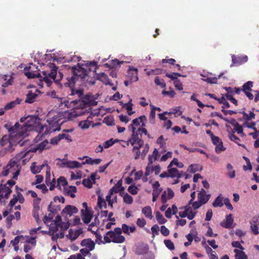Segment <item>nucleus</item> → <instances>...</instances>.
<instances>
[{"instance_id": "22", "label": "nucleus", "mask_w": 259, "mask_h": 259, "mask_svg": "<svg viewBox=\"0 0 259 259\" xmlns=\"http://www.w3.org/2000/svg\"><path fill=\"white\" fill-rule=\"evenodd\" d=\"M81 213L82 214V220L84 223L85 224H89L91 222L93 217L90 211L84 212V209H82L81 210Z\"/></svg>"}, {"instance_id": "24", "label": "nucleus", "mask_w": 259, "mask_h": 259, "mask_svg": "<svg viewBox=\"0 0 259 259\" xmlns=\"http://www.w3.org/2000/svg\"><path fill=\"white\" fill-rule=\"evenodd\" d=\"M146 117L145 115H142L139 117L138 118H137L136 119H134L133 120L132 124L130 125L129 128H131L132 130V126L131 125H133L134 127L136 128L135 126H138L140 124L141 121H143V120H146Z\"/></svg>"}, {"instance_id": "18", "label": "nucleus", "mask_w": 259, "mask_h": 259, "mask_svg": "<svg viewBox=\"0 0 259 259\" xmlns=\"http://www.w3.org/2000/svg\"><path fill=\"white\" fill-rule=\"evenodd\" d=\"M233 219L232 215L230 214L226 215V220L222 222L220 224L221 226L224 228L229 229L232 228V225L233 223Z\"/></svg>"}, {"instance_id": "56", "label": "nucleus", "mask_w": 259, "mask_h": 259, "mask_svg": "<svg viewBox=\"0 0 259 259\" xmlns=\"http://www.w3.org/2000/svg\"><path fill=\"white\" fill-rule=\"evenodd\" d=\"M136 132L138 133V135H140V138L142 137V133H144L145 135L147 136L149 138L150 137L149 135L148 134L147 131L145 128L139 127L137 131L136 130Z\"/></svg>"}, {"instance_id": "23", "label": "nucleus", "mask_w": 259, "mask_h": 259, "mask_svg": "<svg viewBox=\"0 0 259 259\" xmlns=\"http://www.w3.org/2000/svg\"><path fill=\"white\" fill-rule=\"evenodd\" d=\"M121 232L127 235H129L130 233H133L136 230V227L135 226H132L131 227L128 226L127 225L123 224L121 226Z\"/></svg>"}, {"instance_id": "10", "label": "nucleus", "mask_w": 259, "mask_h": 259, "mask_svg": "<svg viewBox=\"0 0 259 259\" xmlns=\"http://www.w3.org/2000/svg\"><path fill=\"white\" fill-rule=\"evenodd\" d=\"M78 212V209L73 205H67L62 210L61 214L65 218L67 217V215L69 217L71 216L73 214H75Z\"/></svg>"}, {"instance_id": "15", "label": "nucleus", "mask_w": 259, "mask_h": 259, "mask_svg": "<svg viewBox=\"0 0 259 259\" xmlns=\"http://www.w3.org/2000/svg\"><path fill=\"white\" fill-rule=\"evenodd\" d=\"M95 75L96 76V78H95L96 80H99L106 85H113V83L111 82L107 75L105 73H96Z\"/></svg>"}, {"instance_id": "13", "label": "nucleus", "mask_w": 259, "mask_h": 259, "mask_svg": "<svg viewBox=\"0 0 259 259\" xmlns=\"http://www.w3.org/2000/svg\"><path fill=\"white\" fill-rule=\"evenodd\" d=\"M138 69L130 67L127 71V77L130 80V82L137 81L138 80Z\"/></svg>"}, {"instance_id": "59", "label": "nucleus", "mask_w": 259, "mask_h": 259, "mask_svg": "<svg viewBox=\"0 0 259 259\" xmlns=\"http://www.w3.org/2000/svg\"><path fill=\"white\" fill-rule=\"evenodd\" d=\"M54 213L50 212L48 215H45L43 219L44 222L47 223L48 222L52 221L54 218Z\"/></svg>"}, {"instance_id": "26", "label": "nucleus", "mask_w": 259, "mask_h": 259, "mask_svg": "<svg viewBox=\"0 0 259 259\" xmlns=\"http://www.w3.org/2000/svg\"><path fill=\"white\" fill-rule=\"evenodd\" d=\"M168 171L169 177L171 178H180L181 175L179 173V171L176 168H168Z\"/></svg>"}, {"instance_id": "44", "label": "nucleus", "mask_w": 259, "mask_h": 259, "mask_svg": "<svg viewBox=\"0 0 259 259\" xmlns=\"http://www.w3.org/2000/svg\"><path fill=\"white\" fill-rule=\"evenodd\" d=\"M227 168L228 170V175L230 178H233L235 177V171L233 169V166L230 163L227 165Z\"/></svg>"}, {"instance_id": "21", "label": "nucleus", "mask_w": 259, "mask_h": 259, "mask_svg": "<svg viewBox=\"0 0 259 259\" xmlns=\"http://www.w3.org/2000/svg\"><path fill=\"white\" fill-rule=\"evenodd\" d=\"M122 180H119L116 184L110 190V194H113L114 193H118L119 192L123 191L124 190L123 187L122 186Z\"/></svg>"}, {"instance_id": "1", "label": "nucleus", "mask_w": 259, "mask_h": 259, "mask_svg": "<svg viewBox=\"0 0 259 259\" xmlns=\"http://www.w3.org/2000/svg\"><path fill=\"white\" fill-rule=\"evenodd\" d=\"M97 68V62L95 61L88 62L82 65L78 63L76 66L72 67L73 75L71 77L67 78V82L65 83V85L71 89L72 87L78 81L86 85L95 84L96 79L95 77L91 76L89 71H92L94 73L96 72Z\"/></svg>"}, {"instance_id": "45", "label": "nucleus", "mask_w": 259, "mask_h": 259, "mask_svg": "<svg viewBox=\"0 0 259 259\" xmlns=\"http://www.w3.org/2000/svg\"><path fill=\"white\" fill-rule=\"evenodd\" d=\"M154 82L157 85L160 86L162 88H165L166 83L163 79H160L159 77L156 76L155 78Z\"/></svg>"}, {"instance_id": "58", "label": "nucleus", "mask_w": 259, "mask_h": 259, "mask_svg": "<svg viewBox=\"0 0 259 259\" xmlns=\"http://www.w3.org/2000/svg\"><path fill=\"white\" fill-rule=\"evenodd\" d=\"M149 145L148 144H146L144 147V149L141 153V157L143 159H144L145 158L147 153L149 151Z\"/></svg>"}, {"instance_id": "60", "label": "nucleus", "mask_w": 259, "mask_h": 259, "mask_svg": "<svg viewBox=\"0 0 259 259\" xmlns=\"http://www.w3.org/2000/svg\"><path fill=\"white\" fill-rule=\"evenodd\" d=\"M156 113L155 111L154 110L151 109V112L149 115V121L151 123L153 124L155 122Z\"/></svg>"}, {"instance_id": "32", "label": "nucleus", "mask_w": 259, "mask_h": 259, "mask_svg": "<svg viewBox=\"0 0 259 259\" xmlns=\"http://www.w3.org/2000/svg\"><path fill=\"white\" fill-rule=\"evenodd\" d=\"M235 254V257L238 259H247V256L245 254V252L243 251L242 250H239L237 249H235L234 250Z\"/></svg>"}, {"instance_id": "20", "label": "nucleus", "mask_w": 259, "mask_h": 259, "mask_svg": "<svg viewBox=\"0 0 259 259\" xmlns=\"http://www.w3.org/2000/svg\"><path fill=\"white\" fill-rule=\"evenodd\" d=\"M81 245L92 251L95 248V244L91 239H88L83 240L81 242Z\"/></svg>"}, {"instance_id": "62", "label": "nucleus", "mask_w": 259, "mask_h": 259, "mask_svg": "<svg viewBox=\"0 0 259 259\" xmlns=\"http://www.w3.org/2000/svg\"><path fill=\"white\" fill-rule=\"evenodd\" d=\"M161 233L164 236H167L169 234L168 229L165 226H162L160 229Z\"/></svg>"}, {"instance_id": "16", "label": "nucleus", "mask_w": 259, "mask_h": 259, "mask_svg": "<svg viewBox=\"0 0 259 259\" xmlns=\"http://www.w3.org/2000/svg\"><path fill=\"white\" fill-rule=\"evenodd\" d=\"M210 197V195L207 194L205 190L203 188H202L198 193V200H199L203 205L208 201Z\"/></svg>"}, {"instance_id": "33", "label": "nucleus", "mask_w": 259, "mask_h": 259, "mask_svg": "<svg viewBox=\"0 0 259 259\" xmlns=\"http://www.w3.org/2000/svg\"><path fill=\"white\" fill-rule=\"evenodd\" d=\"M20 103V100L19 99H17L16 100L11 101L7 103L5 106L4 109L6 110H10L14 108L16 105Z\"/></svg>"}, {"instance_id": "38", "label": "nucleus", "mask_w": 259, "mask_h": 259, "mask_svg": "<svg viewBox=\"0 0 259 259\" xmlns=\"http://www.w3.org/2000/svg\"><path fill=\"white\" fill-rule=\"evenodd\" d=\"M92 123H93L92 121L85 120L80 121L78 125L80 126L82 129L85 130L91 126Z\"/></svg>"}, {"instance_id": "64", "label": "nucleus", "mask_w": 259, "mask_h": 259, "mask_svg": "<svg viewBox=\"0 0 259 259\" xmlns=\"http://www.w3.org/2000/svg\"><path fill=\"white\" fill-rule=\"evenodd\" d=\"M146 221L144 219H138L137 221V225L140 228H143L146 225Z\"/></svg>"}, {"instance_id": "7", "label": "nucleus", "mask_w": 259, "mask_h": 259, "mask_svg": "<svg viewBox=\"0 0 259 259\" xmlns=\"http://www.w3.org/2000/svg\"><path fill=\"white\" fill-rule=\"evenodd\" d=\"M131 126H132V135L128 142H130L132 146H134L136 144L138 145V146H134L133 147V151L136 152L139 150L140 148L143 145L144 141L138 136V133L136 132V128L134 127L133 125Z\"/></svg>"}, {"instance_id": "42", "label": "nucleus", "mask_w": 259, "mask_h": 259, "mask_svg": "<svg viewBox=\"0 0 259 259\" xmlns=\"http://www.w3.org/2000/svg\"><path fill=\"white\" fill-rule=\"evenodd\" d=\"M68 168H79L81 166V164L77 161L68 160Z\"/></svg>"}, {"instance_id": "4", "label": "nucleus", "mask_w": 259, "mask_h": 259, "mask_svg": "<svg viewBox=\"0 0 259 259\" xmlns=\"http://www.w3.org/2000/svg\"><path fill=\"white\" fill-rule=\"evenodd\" d=\"M32 66H30L29 68H25L24 69L25 75L28 78H34L36 77L40 78L41 81L45 82L47 85H50L52 83L51 79H55L57 75L58 67L54 64H51L50 67L52 68L51 72L48 73L47 71H43L42 77L39 73L37 71H33V69H37V68L32 64Z\"/></svg>"}, {"instance_id": "63", "label": "nucleus", "mask_w": 259, "mask_h": 259, "mask_svg": "<svg viewBox=\"0 0 259 259\" xmlns=\"http://www.w3.org/2000/svg\"><path fill=\"white\" fill-rule=\"evenodd\" d=\"M191 205H192V207L194 209H197L199 208L201 206H202L203 204L199 200H198V201H193Z\"/></svg>"}, {"instance_id": "36", "label": "nucleus", "mask_w": 259, "mask_h": 259, "mask_svg": "<svg viewBox=\"0 0 259 259\" xmlns=\"http://www.w3.org/2000/svg\"><path fill=\"white\" fill-rule=\"evenodd\" d=\"M223 73H222L220 74L218 77H208L204 79V80L207 83H211V84H215L217 83L218 79L220 78L223 75Z\"/></svg>"}, {"instance_id": "37", "label": "nucleus", "mask_w": 259, "mask_h": 259, "mask_svg": "<svg viewBox=\"0 0 259 259\" xmlns=\"http://www.w3.org/2000/svg\"><path fill=\"white\" fill-rule=\"evenodd\" d=\"M103 123H105L108 126H111L114 125V119L113 116L112 115L108 116L105 117L103 121Z\"/></svg>"}, {"instance_id": "52", "label": "nucleus", "mask_w": 259, "mask_h": 259, "mask_svg": "<svg viewBox=\"0 0 259 259\" xmlns=\"http://www.w3.org/2000/svg\"><path fill=\"white\" fill-rule=\"evenodd\" d=\"M82 183L84 186L89 188H92L93 184V183L91 181V180L90 178L84 179Z\"/></svg>"}, {"instance_id": "35", "label": "nucleus", "mask_w": 259, "mask_h": 259, "mask_svg": "<svg viewBox=\"0 0 259 259\" xmlns=\"http://www.w3.org/2000/svg\"><path fill=\"white\" fill-rule=\"evenodd\" d=\"M240 113L243 114V118L244 119V120H245L246 121L251 120L252 119H254L255 118V115L252 111H250V112H249V113L248 114H247L244 111L240 112Z\"/></svg>"}, {"instance_id": "31", "label": "nucleus", "mask_w": 259, "mask_h": 259, "mask_svg": "<svg viewBox=\"0 0 259 259\" xmlns=\"http://www.w3.org/2000/svg\"><path fill=\"white\" fill-rule=\"evenodd\" d=\"M142 213L145 217L150 219H152L153 215L152 214V209L149 206H146L142 209Z\"/></svg>"}, {"instance_id": "9", "label": "nucleus", "mask_w": 259, "mask_h": 259, "mask_svg": "<svg viewBox=\"0 0 259 259\" xmlns=\"http://www.w3.org/2000/svg\"><path fill=\"white\" fill-rule=\"evenodd\" d=\"M70 224L67 223L62 222L60 224V231L58 234L52 236V240H57L58 238H63L64 237V232L66 231L69 227Z\"/></svg>"}, {"instance_id": "11", "label": "nucleus", "mask_w": 259, "mask_h": 259, "mask_svg": "<svg viewBox=\"0 0 259 259\" xmlns=\"http://www.w3.org/2000/svg\"><path fill=\"white\" fill-rule=\"evenodd\" d=\"M250 229L253 234L257 235L259 234V215L253 217L249 222Z\"/></svg>"}, {"instance_id": "28", "label": "nucleus", "mask_w": 259, "mask_h": 259, "mask_svg": "<svg viewBox=\"0 0 259 259\" xmlns=\"http://www.w3.org/2000/svg\"><path fill=\"white\" fill-rule=\"evenodd\" d=\"M61 210V207L60 205H54L53 203L51 202L48 207V211L52 213H57L59 211Z\"/></svg>"}, {"instance_id": "54", "label": "nucleus", "mask_w": 259, "mask_h": 259, "mask_svg": "<svg viewBox=\"0 0 259 259\" xmlns=\"http://www.w3.org/2000/svg\"><path fill=\"white\" fill-rule=\"evenodd\" d=\"M138 188L135 185H131L128 188V191L132 195H136L138 193Z\"/></svg>"}, {"instance_id": "39", "label": "nucleus", "mask_w": 259, "mask_h": 259, "mask_svg": "<svg viewBox=\"0 0 259 259\" xmlns=\"http://www.w3.org/2000/svg\"><path fill=\"white\" fill-rule=\"evenodd\" d=\"M201 169V166L198 164H191L189 166L188 168L189 171L192 173H195L198 170H200Z\"/></svg>"}, {"instance_id": "43", "label": "nucleus", "mask_w": 259, "mask_h": 259, "mask_svg": "<svg viewBox=\"0 0 259 259\" xmlns=\"http://www.w3.org/2000/svg\"><path fill=\"white\" fill-rule=\"evenodd\" d=\"M156 218L160 224H163L167 221V220L163 217V215L159 211H157L156 213Z\"/></svg>"}, {"instance_id": "50", "label": "nucleus", "mask_w": 259, "mask_h": 259, "mask_svg": "<svg viewBox=\"0 0 259 259\" xmlns=\"http://www.w3.org/2000/svg\"><path fill=\"white\" fill-rule=\"evenodd\" d=\"M164 244L165 246L170 250H172L175 249V245L174 243L170 240H164Z\"/></svg>"}, {"instance_id": "14", "label": "nucleus", "mask_w": 259, "mask_h": 259, "mask_svg": "<svg viewBox=\"0 0 259 259\" xmlns=\"http://www.w3.org/2000/svg\"><path fill=\"white\" fill-rule=\"evenodd\" d=\"M174 192L170 189L168 188L167 189V191H164L161 196V201L162 204H165L167 200H169L172 199L174 196Z\"/></svg>"}, {"instance_id": "53", "label": "nucleus", "mask_w": 259, "mask_h": 259, "mask_svg": "<svg viewBox=\"0 0 259 259\" xmlns=\"http://www.w3.org/2000/svg\"><path fill=\"white\" fill-rule=\"evenodd\" d=\"M225 150L226 148L224 147L222 142H221L220 144L215 146V151L217 153H220Z\"/></svg>"}, {"instance_id": "47", "label": "nucleus", "mask_w": 259, "mask_h": 259, "mask_svg": "<svg viewBox=\"0 0 259 259\" xmlns=\"http://www.w3.org/2000/svg\"><path fill=\"white\" fill-rule=\"evenodd\" d=\"M63 135L59 134L57 136L51 139L50 143L52 145H57L59 142L62 140V138L63 137Z\"/></svg>"}, {"instance_id": "27", "label": "nucleus", "mask_w": 259, "mask_h": 259, "mask_svg": "<svg viewBox=\"0 0 259 259\" xmlns=\"http://www.w3.org/2000/svg\"><path fill=\"white\" fill-rule=\"evenodd\" d=\"M60 231V224H54L50 226L49 228V232L52 233V235L55 236V234H58V232Z\"/></svg>"}, {"instance_id": "8", "label": "nucleus", "mask_w": 259, "mask_h": 259, "mask_svg": "<svg viewBox=\"0 0 259 259\" xmlns=\"http://www.w3.org/2000/svg\"><path fill=\"white\" fill-rule=\"evenodd\" d=\"M10 132V136H4L0 140V144L2 146L8 145V147L10 149L14 145H16V142L14 141V139H16L17 140H21L23 138L19 137L18 136H16L14 135V134L11 133Z\"/></svg>"}, {"instance_id": "6", "label": "nucleus", "mask_w": 259, "mask_h": 259, "mask_svg": "<svg viewBox=\"0 0 259 259\" xmlns=\"http://www.w3.org/2000/svg\"><path fill=\"white\" fill-rule=\"evenodd\" d=\"M104 239L107 243L113 242L116 243H123L125 240V237L121 235V229L119 227L115 228L113 231H108Z\"/></svg>"}, {"instance_id": "40", "label": "nucleus", "mask_w": 259, "mask_h": 259, "mask_svg": "<svg viewBox=\"0 0 259 259\" xmlns=\"http://www.w3.org/2000/svg\"><path fill=\"white\" fill-rule=\"evenodd\" d=\"M253 87V82L248 81L247 82L243 84L242 85V91L243 92L247 91H251L252 87Z\"/></svg>"}, {"instance_id": "51", "label": "nucleus", "mask_w": 259, "mask_h": 259, "mask_svg": "<svg viewBox=\"0 0 259 259\" xmlns=\"http://www.w3.org/2000/svg\"><path fill=\"white\" fill-rule=\"evenodd\" d=\"M97 204L100 209H102L103 204H105V208H107V204L106 201L100 196H98Z\"/></svg>"}, {"instance_id": "12", "label": "nucleus", "mask_w": 259, "mask_h": 259, "mask_svg": "<svg viewBox=\"0 0 259 259\" xmlns=\"http://www.w3.org/2000/svg\"><path fill=\"white\" fill-rule=\"evenodd\" d=\"M247 61L248 57L246 55L236 56L233 55H232V64L231 65V67H232L234 64L241 65L246 63Z\"/></svg>"}, {"instance_id": "55", "label": "nucleus", "mask_w": 259, "mask_h": 259, "mask_svg": "<svg viewBox=\"0 0 259 259\" xmlns=\"http://www.w3.org/2000/svg\"><path fill=\"white\" fill-rule=\"evenodd\" d=\"M4 192L5 193L4 196L3 197L5 198L6 199H8L9 197V195L12 193V190L11 188L9 187H7L6 185H4Z\"/></svg>"}, {"instance_id": "5", "label": "nucleus", "mask_w": 259, "mask_h": 259, "mask_svg": "<svg viewBox=\"0 0 259 259\" xmlns=\"http://www.w3.org/2000/svg\"><path fill=\"white\" fill-rule=\"evenodd\" d=\"M21 170L20 164L18 163L16 158H13L10 160L8 164L2 171L4 176H7L10 172H13L12 179L17 180Z\"/></svg>"}, {"instance_id": "29", "label": "nucleus", "mask_w": 259, "mask_h": 259, "mask_svg": "<svg viewBox=\"0 0 259 259\" xmlns=\"http://www.w3.org/2000/svg\"><path fill=\"white\" fill-rule=\"evenodd\" d=\"M229 138L231 141L235 142L238 145L242 147L244 149H246V146L244 144H241L239 143V142L240 141V139L236 136H235L233 133H230L229 134Z\"/></svg>"}, {"instance_id": "2", "label": "nucleus", "mask_w": 259, "mask_h": 259, "mask_svg": "<svg viewBox=\"0 0 259 259\" xmlns=\"http://www.w3.org/2000/svg\"><path fill=\"white\" fill-rule=\"evenodd\" d=\"M83 90L71 89V93L69 95L68 99L71 100L65 103L67 106H70L73 108L80 107V108H84L91 106H95L97 104L93 97L89 95L81 97L83 95Z\"/></svg>"}, {"instance_id": "30", "label": "nucleus", "mask_w": 259, "mask_h": 259, "mask_svg": "<svg viewBox=\"0 0 259 259\" xmlns=\"http://www.w3.org/2000/svg\"><path fill=\"white\" fill-rule=\"evenodd\" d=\"M223 198L222 197V195H219L214 200L212 203V206L214 207H222L223 206Z\"/></svg>"}, {"instance_id": "57", "label": "nucleus", "mask_w": 259, "mask_h": 259, "mask_svg": "<svg viewBox=\"0 0 259 259\" xmlns=\"http://www.w3.org/2000/svg\"><path fill=\"white\" fill-rule=\"evenodd\" d=\"M174 84L177 90L181 91L183 89L182 83L180 79L175 80L174 81Z\"/></svg>"}, {"instance_id": "25", "label": "nucleus", "mask_w": 259, "mask_h": 259, "mask_svg": "<svg viewBox=\"0 0 259 259\" xmlns=\"http://www.w3.org/2000/svg\"><path fill=\"white\" fill-rule=\"evenodd\" d=\"M49 148V144L48 141L47 140H44L39 144L37 145L36 148H35L34 151H36V150H39L40 151H41L45 149H47Z\"/></svg>"}, {"instance_id": "61", "label": "nucleus", "mask_w": 259, "mask_h": 259, "mask_svg": "<svg viewBox=\"0 0 259 259\" xmlns=\"http://www.w3.org/2000/svg\"><path fill=\"white\" fill-rule=\"evenodd\" d=\"M235 132H237L238 134H243V128L242 127L238 124L236 126L234 127V128L232 130L231 133H234Z\"/></svg>"}, {"instance_id": "19", "label": "nucleus", "mask_w": 259, "mask_h": 259, "mask_svg": "<svg viewBox=\"0 0 259 259\" xmlns=\"http://www.w3.org/2000/svg\"><path fill=\"white\" fill-rule=\"evenodd\" d=\"M36 92L39 93V91L38 90H36L35 92L33 93L32 91H29L26 95V99H25V102L28 103H33L38 96Z\"/></svg>"}, {"instance_id": "3", "label": "nucleus", "mask_w": 259, "mask_h": 259, "mask_svg": "<svg viewBox=\"0 0 259 259\" xmlns=\"http://www.w3.org/2000/svg\"><path fill=\"white\" fill-rule=\"evenodd\" d=\"M39 118L37 116H28L21 118L20 121L24 122L20 125L16 122L14 126L10 128V131L14 135L20 138H24L28 136L27 132L31 130V127L36 126L39 123Z\"/></svg>"}, {"instance_id": "46", "label": "nucleus", "mask_w": 259, "mask_h": 259, "mask_svg": "<svg viewBox=\"0 0 259 259\" xmlns=\"http://www.w3.org/2000/svg\"><path fill=\"white\" fill-rule=\"evenodd\" d=\"M112 64H110L107 63L105 64L104 65L110 68H112L114 67H116V65L120 66V65L122 63V62H120L117 59H115L114 60H112Z\"/></svg>"}, {"instance_id": "41", "label": "nucleus", "mask_w": 259, "mask_h": 259, "mask_svg": "<svg viewBox=\"0 0 259 259\" xmlns=\"http://www.w3.org/2000/svg\"><path fill=\"white\" fill-rule=\"evenodd\" d=\"M57 187L59 189H61V186H66L68 183L66 179L63 177H60L58 179L57 181Z\"/></svg>"}, {"instance_id": "49", "label": "nucleus", "mask_w": 259, "mask_h": 259, "mask_svg": "<svg viewBox=\"0 0 259 259\" xmlns=\"http://www.w3.org/2000/svg\"><path fill=\"white\" fill-rule=\"evenodd\" d=\"M218 102L219 103L223 104V106H224L225 108H229L230 107V104L226 101L224 96L219 98Z\"/></svg>"}, {"instance_id": "34", "label": "nucleus", "mask_w": 259, "mask_h": 259, "mask_svg": "<svg viewBox=\"0 0 259 259\" xmlns=\"http://www.w3.org/2000/svg\"><path fill=\"white\" fill-rule=\"evenodd\" d=\"M58 162L56 163V165L58 166L59 168H68V160L65 159H61L60 158H57L56 159Z\"/></svg>"}, {"instance_id": "48", "label": "nucleus", "mask_w": 259, "mask_h": 259, "mask_svg": "<svg viewBox=\"0 0 259 259\" xmlns=\"http://www.w3.org/2000/svg\"><path fill=\"white\" fill-rule=\"evenodd\" d=\"M123 201L128 204H131L133 202V197L127 193H125L123 196Z\"/></svg>"}, {"instance_id": "17", "label": "nucleus", "mask_w": 259, "mask_h": 259, "mask_svg": "<svg viewBox=\"0 0 259 259\" xmlns=\"http://www.w3.org/2000/svg\"><path fill=\"white\" fill-rule=\"evenodd\" d=\"M47 166L49 168V165L47 164V162L45 161L44 163L40 165H36V162H33L30 166V170L33 174H37L39 173L45 166Z\"/></svg>"}]
</instances>
